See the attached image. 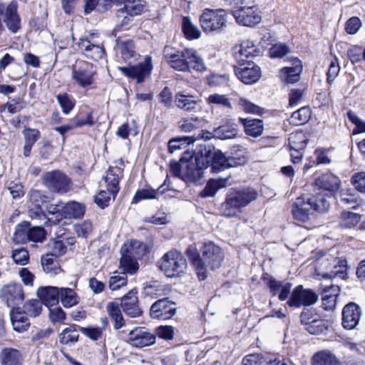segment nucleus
<instances>
[{
    "label": "nucleus",
    "instance_id": "473e14b6",
    "mask_svg": "<svg viewBox=\"0 0 365 365\" xmlns=\"http://www.w3.org/2000/svg\"><path fill=\"white\" fill-rule=\"evenodd\" d=\"M312 365H340L337 357L329 350L324 349L316 352L311 359Z\"/></svg>",
    "mask_w": 365,
    "mask_h": 365
},
{
    "label": "nucleus",
    "instance_id": "bb28decb",
    "mask_svg": "<svg viewBox=\"0 0 365 365\" xmlns=\"http://www.w3.org/2000/svg\"><path fill=\"white\" fill-rule=\"evenodd\" d=\"M121 307L124 313L130 317H138L141 315L142 311L138 306L135 290H130L121 299Z\"/></svg>",
    "mask_w": 365,
    "mask_h": 365
},
{
    "label": "nucleus",
    "instance_id": "9d476101",
    "mask_svg": "<svg viewBox=\"0 0 365 365\" xmlns=\"http://www.w3.org/2000/svg\"><path fill=\"white\" fill-rule=\"evenodd\" d=\"M200 252L205 275H207V268L212 270L219 268L225 258L222 250L211 241L205 242Z\"/></svg>",
    "mask_w": 365,
    "mask_h": 365
},
{
    "label": "nucleus",
    "instance_id": "f3484780",
    "mask_svg": "<svg viewBox=\"0 0 365 365\" xmlns=\"http://www.w3.org/2000/svg\"><path fill=\"white\" fill-rule=\"evenodd\" d=\"M247 161V157L242 155H235L226 158L225 155L218 151L215 153L212 159V170L214 172H220L225 168L237 167L245 165Z\"/></svg>",
    "mask_w": 365,
    "mask_h": 365
},
{
    "label": "nucleus",
    "instance_id": "09e8293b",
    "mask_svg": "<svg viewBox=\"0 0 365 365\" xmlns=\"http://www.w3.org/2000/svg\"><path fill=\"white\" fill-rule=\"evenodd\" d=\"M48 253L55 257L64 255L66 252L67 247L62 240L54 239L50 240L47 245Z\"/></svg>",
    "mask_w": 365,
    "mask_h": 365
},
{
    "label": "nucleus",
    "instance_id": "6e6552de",
    "mask_svg": "<svg viewBox=\"0 0 365 365\" xmlns=\"http://www.w3.org/2000/svg\"><path fill=\"white\" fill-rule=\"evenodd\" d=\"M229 15L224 9H209L203 11L200 23L205 33L219 32L227 27Z\"/></svg>",
    "mask_w": 365,
    "mask_h": 365
},
{
    "label": "nucleus",
    "instance_id": "5701e85b",
    "mask_svg": "<svg viewBox=\"0 0 365 365\" xmlns=\"http://www.w3.org/2000/svg\"><path fill=\"white\" fill-rule=\"evenodd\" d=\"M1 297L6 301L9 307L13 308L15 305L21 304L24 299L22 286L17 283L6 285L2 288Z\"/></svg>",
    "mask_w": 365,
    "mask_h": 365
},
{
    "label": "nucleus",
    "instance_id": "f257e3e1",
    "mask_svg": "<svg viewBox=\"0 0 365 365\" xmlns=\"http://www.w3.org/2000/svg\"><path fill=\"white\" fill-rule=\"evenodd\" d=\"M207 158L200 152L185 151L179 162H171L172 173L186 182L200 183L203 169L207 167Z\"/></svg>",
    "mask_w": 365,
    "mask_h": 365
},
{
    "label": "nucleus",
    "instance_id": "cd10ccee",
    "mask_svg": "<svg viewBox=\"0 0 365 365\" xmlns=\"http://www.w3.org/2000/svg\"><path fill=\"white\" fill-rule=\"evenodd\" d=\"M23 355L16 349L6 347L0 351L1 365H23Z\"/></svg>",
    "mask_w": 365,
    "mask_h": 365
},
{
    "label": "nucleus",
    "instance_id": "49530a36",
    "mask_svg": "<svg viewBox=\"0 0 365 365\" xmlns=\"http://www.w3.org/2000/svg\"><path fill=\"white\" fill-rule=\"evenodd\" d=\"M182 28L187 39H196L201 36L200 31L195 25L192 24L189 17H183Z\"/></svg>",
    "mask_w": 365,
    "mask_h": 365
},
{
    "label": "nucleus",
    "instance_id": "412c9836",
    "mask_svg": "<svg viewBox=\"0 0 365 365\" xmlns=\"http://www.w3.org/2000/svg\"><path fill=\"white\" fill-rule=\"evenodd\" d=\"M259 49L253 41L247 39L233 48V56L239 63L252 61L251 59L258 56Z\"/></svg>",
    "mask_w": 365,
    "mask_h": 365
},
{
    "label": "nucleus",
    "instance_id": "3c124183",
    "mask_svg": "<svg viewBox=\"0 0 365 365\" xmlns=\"http://www.w3.org/2000/svg\"><path fill=\"white\" fill-rule=\"evenodd\" d=\"M329 324L327 321L316 319L305 327V329L311 334L318 335L328 329Z\"/></svg>",
    "mask_w": 365,
    "mask_h": 365
},
{
    "label": "nucleus",
    "instance_id": "a19ab883",
    "mask_svg": "<svg viewBox=\"0 0 365 365\" xmlns=\"http://www.w3.org/2000/svg\"><path fill=\"white\" fill-rule=\"evenodd\" d=\"M106 310L111 319L114 322V328L115 329H118L124 326V319L118 304L109 302L106 306Z\"/></svg>",
    "mask_w": 365,
    "mask_h": 365
},
{
    "label": "nucleus",
    "instance_id": "ddd939ff",
    "mask_svg": "<svg viewBox=\"0 0 365 365\" xmlns=\"http://www.w3.org/2000/svg\"><path fill=\"white\" fill-rule=\"evenodd\" d=\"M43 180L50 190L60 193L67 192L71 185L70 179L59 170L46 173L43 176Z\"/></svg>",
    "mask_w": 365,
    "mask_h": 365
},
{
    "label": "nucleus",
    "instance_id": "e433bc0d",
    "mask_svg": "<svg viewBox=\"0 0 365 365\" xmlns=\"http://www.w3.org/2000/svg\"><path fill=\"white\" fill-rule=\"evenodd\" d=\"M309 136L302 130L292 133L289 138V145L291 149L304 150L307 146Z\"/></svg>",
    "mask_w": 365,
    "mask_h": 365
},
{
    "label": "nucleus",
    "instance_id": "052dcab7",
    "mask_svg": "<svg viewBox=\"0 0 365 365\" xmlns=\"http://www.w3.org/2000/svg\"><path fill=\"white\" fill-rule=\"evenodd\" d=\"M28 241L34 242H42L46 240V232L40 226L29 227Z\"/></svg>",
    "mask_w": 365,
    "mask_h": 365
},
{
    "label": "nucleus",
    "instance_id": "4468645a",
    "mask_svg": "<svg viewBox=\"0 0 365 365\" xmlns=\"http://www.w3.org/2000/svg\"><path fill=\"white\" fill-rule=\"evenodd\" d=\"M119 70L126 76L136 79L137 83H140L148 77L153 70L152 58L146 56L143 63L128 67H119Z\"/></svg>",
    "mask_w": 365,
    "mask_h": 365
},
{
    "label": "nucleus",
    "instance_id": "c03bdc74",
    "mask_svg": "<svg viewBox=\"0 0 365 365\" xmlns=\"http://www.w3.org/2000/svg\"><path fill=\"white\" fill-rule=\"evenodd\" d=\"M30 223L24 222L16 226L13 235V240L16 244H21L28 242Z\"/></svg>",
    "mask_w": 365,
    "mask_h": 365
},
{
    "label": "nucleus",
    "instance_id": "4be33fe9",
    "mask_svg": "<svg viewBox=\"0 0 365 365\" xmlns=\"http://www.w3.org/2000/svg\"><path fill=\"white\" fill-rule=\"evenodd\" d=\"M128 341L133 346L142 348L153 345L155 342V335L145 327H137L130 331Z\"/></svg>",
    "mask_w": 365,
    "mask_h": 365
},
{
    "label": "nucleus",
    "instance_id": "de8ad7c7",
    "mask_svg": "<svg viewBox=\"0 0 365 365\" xmlns=\"http://www.w3.org/2000/svg\"><path fill=\"white\" fill-rule=\"evenodd\" d=\"M242 364V365H272V360L259 354H252L245 356Z\"/></svg>",
    "mask_w": 365,
    "mask_h": 365
},
{
    "label": "nucleus",
    "instance_id": "c9c22d12",
    "mask_svg": "<svg viewBox=\"0 0 365 365\" xmlns=\"http://www.w3.org/2000/svg\"><path fill=\"white\" fill-rule=\"evenodd\" d=\"M186 253L192 261V263L197 271L199 279L200 280H205L207 278V275L204 274V269L202 267V262L201 260V254L198 253L196 246L190 245L186 250Z\"/></svg>",
    "mask_w": 365,
    "mask_h": 365
},
{
    "label": "nucleus",
    "instance_id": "20e7f679",
    "mask_svg": "<svg viewBox=\"0 0 365 365\" xmlns=\"http://www.w3.org/2000/svg\"><path fill=\"white\" fill-rule=\"evenodd\" d=\"M329 208V203L321 194L304 195L297 198L292 205L294 218L300 222H307L314 212H325Z\"/></svg>",
    "mask_w": 365,
    "mask_h": 365
},
{
    "label": "nucleus",
    "instance_id": "69168bd1",
    "mask_svg": "<svg viewBox=\"0 0 365 365\" xmlns=\"http://www.w3.org/2000/svg\"><path fill=\"white\" fill-rule=\"evenodd\" d=\"M361 26V21L359 18L354 16L350 18L346 23L345 29L349 34H355Z\"/></svg>",
    "mask_w": 365,
    "mask_h": 365
},
{
    "label": "nucleus",
    "instance_id": "774afa93",
    "mask_svg": "<svg viewBox=\"0 0 365 365\" xmlns=\"http://www.w3.org/2000/svg\"><path fill=\"white\" fill-rule=\"evenodd\" d=\"M352 184L355 189L365 193V173H358L352 177Z\"/></svg>",
    "mask_w": 365,
    "mask_h": 365
},
{
    "label": "nucleus",
    "instance_id": "4d7b16f0",
    "mask_svg": "<svg viewBox=\"0 0 365 365\" xmlns=\"http://www.w3.org/2000/svg\"><path fill=\"white\" fill-rule=\"evenodd\" d=\"M158 192L152 188H146L138 190L133 200V203H138L144 200H151L158 197Z\"/></svg>",
    "mask_w": 365,
    "mask_h": 365
},
{
    "label": "nucleus",
    "instance_id": "e2e57ef3",
    "mask_svg": "<svg viewBox=\"0 0 365 365\" xmlns=\"http://www.w3.org/2000/svg\"><path fill=\"white\" fill-rule=\"evenodd\" d=\"M340 202L343 206L356 209L359 205L357 197L354 194L343 192L341 193Z\"/></svg>",
    "mask_w": 365,
    "mask_h": 365
},
{
    "label": "nucleus",
    "instance_id": "9b49d317",
    "mask_svg": "<svg viewBox=\"0 0 365 365\" xmlns=\"http://www.w3.org/2000/svg\"><path fill=\"white\" fill-rule=\"evenodd\" d=\"M237 24L240 26L254 27L262 21L260 13L255 6H242L232 11Z\"/></svg>",
    "mask_w": 365,
    "mask_h": 365
},
{
    "label": "nucleus",
    "instance_id": "b1692460",
    "mask_svg": "<svg viewBox=\"0 0 365 365\" xmlns=\"http://www.w3.org/2000/svg\"><path fill=\"white\" fill-rule=\"evenodd\" d=\"M175 314V304L168 298L159 299L150 308V316L153 319H168Z\"/></svg>",
    "mask_w": 365,
    "mask_h": 365
},
{
    "label": "nucleus",
    "instance_id": "79ce46f5",
    "mask_svg": "<svg viewBox=\"0 0 365 365\" xmlns=\"http://www.w3.org/2000/svg\"><path fill=\"white\" fill-rule=\"evenodd\" d=\"M311 118V110L309 107H302L294 112L290 118L289 123L297 126L305 124Z\"/></svg>",
    "mask_w": 365,
    "mask_h": 365
},
{
    "label": "nucleus",
    "instance_id": "2eb2a0df",
    "mask_svg": "<svg viewBox=\"0 0 365 365\" xmlns=\"http://www.w3.org/2000/svg\"><path fill=\"white\" fill-rule=\"evenodd\" d=\"M78 47L87 58L95 61L101 59L105 53L102 45L95 40L94 34L81 38L78 43Z\"/></svg>",
    "mask_w": 365,
    "mask_h": 365
},
{
    "label": "nucleus",
    "instance_id": "393cba45",
    "mask_svg": "<svg viewBox=\"0 0 365 365\" xmlns=\"http://www.w3.org/2000/svg\"><path fill=\"white\" fill-rule=\"evenodd\" d=\"M146 1L145 0H127L123 8L118 10V17H123V23L128 24L130 17L140 15L145 10Z\"/></svg>",
    "mask_w": 365,
    "mask_h": 365
},
{
    "label": "nucleus",
    "instance_id": "680f3d73",
    "mask_svg": "<svg viewBox=\"0 0 365 365\" xmlns=\"http://www.w3.org/2000/svg\"><path fill=\"white\" fill-rule=\"evenodd\" d=\"M193 142L194 139L191 137H182L171 139L168 142V149L171 153H173L176 150L182 149L184 145H188Z\"/></svg>",
    "mask_w": 365,
    "mask_h": 365
},
{
    "label": "nucleus",
    "instance_id": "864d4df0",
    "mask_svg": "<svg viewBox=\"0 0 365 365\" xmlns=\"http://www.w3.org/2000/svg\"><path fill=\"white\" fill-rule=\"evenodd\" d=\"M122 271V275L120 274H116V272L115 274L112 277H110L109 279V287L111 290H118L120 287H124L127 284V276L126 274H128V272H124L122 269H120Z\"/></svg>",
    "mask_w": 365,
    "mask_h": 365
},
{
    "label": "nucleus",
    "instance_id": "f704fd0d",
    "mask_svg": "<svg viewBox=\"0 0 365 365\" xmlns=\"http://www.w3.org/2000/svg\"><path fill=\"white\" fill-rule=\"evenodd\" d=\"M84 212L83 205L75 201L68 202L62 207V216L66 218H80Z\"/></svg>",
    "mask_w": 365,
    "mask_h": 365
},
{
    "label": "nucleus",
    "instance_id": "603ef678",
    "mask_svg": "<svg viewBox=\"0 0 365 365\" xmlns=\"http://www.w3.org/2000/svg\"><path fill=\"white\" fill-rule=\"evenodd\" d=\"M56 98L65 114H68L75 106V100L67 93L58 94Z\"/></svg>",
    "mask_w": 365,
    "mask_h": 365
},
{
    "label": "nucleus",
    "instance_id": "13d9d810",
    "mask_svg": "<svg viewBox=\"0 0 365 365\" xmlns=\"http://www.w3.org/2000/svg\"><path fill=\"white\" fill-rule=\"evenodd\" d=\"M70 121L73 125L74 129L77 128H81L83 125H93V124L92 115L90 113H81L78 114L75 118L71 119Z\"/></svg>",
    "mask_w": 365,
    "mask_h": 365
},
{
    "label": "nucleus",
    "instance_id": "58836bf2",
    "mask_svg": "<svg viewBox=\"0 0 365 365\" xmlns=\"http://www.w3.org/2000/svg\"><path fill=\"white\" fill-rule=\"evenodd\" d=\"M59 299L65 307H71L79 302V297L76 292L71 288L59 289Z\"/></svg>",
    "mask_w": 365,
    "mask_h": 365
},
{
    "label": "nucleus",
    "instance_id": "bf43d9fd",
    "mask_svg": "<svg viewBox=\"0 0 365 365\" xmlns=\"http://www.w3.org/2000/svg\"><path fill=\"white\" fill-rule=\"evenodd\" d=\"M238 106L240 109L247 113L260 115L262 113L263 110V109L258 106L243 98H240L239 99Z\"/></svg>",
    "mask_w": 365,
    "mask_h": 365
},
{
    "label": "nucleus",
    "instance_id": "f03ea898",
    "mask_svg": "<svg viewBox=\"0 0 365 365\" xmlns=\"http://www.w3.org/2000/svg\"><path fill=\"white\" fill-rule=\"evenodd\" d=\"M165 58L172 68L178 71L203 72L207 69L203 58L192 48L167 52Z\"/></svg>",
    "mask_w": 365,
    "mask_h": 365
},
{
    "label": "nucleus",
    "instance_id": "aec40b11",
    "mask_svg": "<svg viewBox=\"0 0 365 365\" xmlns=\"http://www.w3.org/2000/svg\"><path fill=\"white\" fill-rule=\"evenodd\" d=\"M235 73L245 84L255 83L261 77V69L253 61L240 63V66L235 67Z\"/></svg>",
    "mask_w": 365,
    "mask_h": 365
},
{
    "label": "nucleus",
    "instance_id": "4c0bfd02",
    "mask_svg": "<svg viewBox=\"0 0 365 365\" xmlns=\"http://www.w3.org/2000/svg\"><path fill=\"white\" fill-rule=\"evenodd\" d=\"M200 101L195 99L191 95H185L178 93L175 96L176 106L181 109L187 111L195 110L197 108V103Z\"/></svg>",
    "mask_w": 365,
    "mask_h": 365
},
{
    "label": "nucleus",
    "instance_id": "1a4fd4ad",
    "mask_svg": "<svg viewBox=\"0 0 365 365\" xmlns=\"http://www.w3.org/2000/svg\"><path fill=\"white\" fill-rule=\"evenodd\" d=\"M96 75V66L85 61H76L72 67L71 79L83 88H90L95 83Z\"/></svg>",
    "mask_w": 365,
    "mask_h": 365
},
{
    "label": "nucleus",
    "instance_id": "a18cd8bd",
    "mask_svg": "<svg viewBox=\"0 0 365 365\" xmlns=\"http://www.w3.org/2000/svg\"><path fill=\"white\" fill-rule=\"evenodd\" d=\"M361 220V215L350 211L344 210L341 214L340 226L344 228H352Z\"/></svg>",
    "mask_w": 365,
    "mask_h": 365
},
{
    "label": "nucleus",
    "instance_id": "37998d69",
    "mask_svg": "<svg viewBox=\"0 0 365 365\" xmlns=\"http://www.w3.org/2000/svg\"><path fill=\"white\" fill-rule=\"evenodd\" d=\"M41 265L43 271L50 274H57L61 269L59 263L53 258V256L46 254L41 257Z\"/></svg>",
    "mask_w": 365,
    "mask_h": 365
},
{
    "label": "nucleus",
    "instance_id": "ea45409f",
    "mask_svg": "<svg viewBox=\"0 0 365 365\" xmlns=\"http://www.w3.org/2000/svg\"><path fill=\"white\" fill-rule=\"evenodd\" d=\"M238 133L237 125L235 124H225L219 126L213 131V135L222 140L231 139L237 136Z\"/></svg>",
    "mask_w": 365,
    "mask_h": 365
},
{
    "label": "nucleus",
    "instance_id": "39448f33",
    "mask_svg": "<svg viewBox=\"0 0 365 365\" xmlns=\"http://www.w3.org/2000/svg\"><path fill=\"white\" fill-rule=\"evenodd\" d=\"M123 176V170L118 166L109 168L100 182L101 189L95 197V202L98 207L103 209L109 205L111 199H115L119 191V180Z\"/></svg>",
    "mask_w": 365,
    "mask_h": 365
},
{
    "label": "nucleus",
    "instance_id": "5fc2aeb1",
    "mask_svg": "<svg viewBox=\"0 0 365 365\" xmlns=\"http://www.w3.org/2000/svg\"><path fill=\"white\" fill-rule=\"evenodd\" d=\"M42 310V302L40 300H30L24 306V311L29 317H36Z\"/></svg>",
    "mask_w": 365,
    "mask_h": 365
},
{
    "label": "nucleus",
    "instance_id": "6ab92c4d",
    "mask_svg": "<svg viewBox=\"0 0 365 365\" xmlns=\"http://www.w3.org/2000/svg\"><path fill=\"white\" fill-rule=\"evenodd\" d=\"M115 58L118 61H123L130 63L132 60L135 61L139 56L136 51L133 41L131 39H122L118 38L115 46Z\"/></svg>",
    "mask_w": 365,
    "mask_h": 365
},
{
    "label": "nucleus",
    "instance_id": "f8f14e48",
    "mask_svg": "<svg viewBox=\"0 0 365 365\" xmlns=\"http://www.w3.org/2000/svg\"><path fill=\"white\" fill-rule=\"evenodd\" d=\"M318 298V295L313 290L304 289L302 285H299L292 291L287 304L295 307L311 306L317 302Z\"/></svg>",
    "mask_w": 365,
    "mask_h": 365
},
{
    "label": "nucleus",
    "instance_id": "0eeeda50",
    "mask_svg": "<svg viewBox=\"0 0 365 365\" xmlns=\"http://www.w3.org/2000/svg\"><path fill=\"white\" fill-rule=\"evenodd\" d=\"M158 265L168 277H178L185 272L187 260L178 251L170 250L160 258Z\"/></svg>",
    "mask_w": 365,
    "mask_h": 365
},
{
    "label": "nucleus",
    "instance_id": "dca6fc26",
    "mask_svg": "<svg viewBox=\"0 0 365 365\" xmlns=\"http://www.w3.org/2000/svg\"><path fill=\"white\" fill-rule=\"evenodd\" d=\"M290 63L289 66L283 67L279 71V78L284 83L294 84L299 81L303 71L302 61L298 58H288L285 60Z\"/></svg>",
    "mask_w": 365,
    "mask_h": 365
},
{
    "label": "nucleus",
    "instance_id": "0e129e2a",
    "mask_svg": "<svg viewBox=\"0 0 365 365\" xmlns=\"http://www.w3.org/2000/svg\"><path fill=\"white\" fill-rule=\"evenodd\" d=\"M11 257L16 264L21 265L26 264L29 260V252L24 248H20L13 250Z\"/></svg>",
    "mask_w": 365,
    "mask_h": 365
},
{
    "label": "nucleus",
    "instance_id": "7ed1b4c3",
    "mask_svg": "<svg viewBox=\"0 0 365 365\" xmlns=\"http://www.w3.org/2000/svg\"><path fill=\"white\" fill-rule=\"evenodd\" d=\"M257 192L251 187L231 188L220 205V212L224 216L233 217L242 212V208L255 200Z\"/></svg>",
    "mask_w": 365,
    "mask_h": 365
},
{
    "label": "nucleus",
    "instance_id": "c756f323",
    "mask_svg": "<svg viewBox=\"0 0 365 365\" xmlns=\"http://www.w3.org/2000/svg\"><path fill=\"white\" fill-rule=\"evenodd\" d=\"M37 295L46 306L52 307L59 300V289L56 287H43L37 290Z\"/></svg>",
    "mask_w": 365,
    "mask_h": 365
},
{
    "label": "nucleus",
    "instance_id": "a878e982",
    "mask_svg": "<svg viewBox=\"0 0 365 365\" xmlns=\"http://www.w3.org/2000/svg\"><path fill=\"white\" fill-rule=\"evenodd\" d=\"M361 309L355 303L346 304L342 312V324L346 329H354L359 324L361 317Z\"/></svg>",
    "mask_w": 365,
    "mask_h": 365
},
{
    "label": "nucleus",
    "instance_id": "a211bd4d",
    "mask_svg": "<svg viewBox=\"0 0 365 365\" xmlns=\"http://www.w3.org/2000/svg\"><path fill=\"white\" fill-rule=\"evenodd\" d=\"M346 262L345 260L333 258L328 255L319 262V266L317 269L319 270L323 268L330 269L329 272L320 274L324 278L344 277L346 270Z\"/></svg>",
    "mask_w": 365,
    "mask_h": 365
},
{
    "label": "nucleus",
    "instance_id": "423d86ee",
    "mask_svg": "<svg viewBox=\"0 0 365 365\" xmlns=\"http://www.w3.org/2000/svg\"><path fill=\"white\" fill-rule=\"evenodd\" d=\"M146 252V246L143 242L133 240L128 245H124L120 250L121 258L119 269L133 274L138 269L137 259H140Z\"/></svg>",
    "mask_w": 365,
    "mask_h": 365
},
{
    "label": "nucleus",
    "instance_id": "72a5a7b5",
    "mask_svg": "<svg viewBox=\"0 0 365 365\" xmlns=\"http://www.w3.org/2000/svg\"><path fill=\"white\" fill-rule=\"evenodd\" d=\"M229 178L230 176H227L225 178L210 180L201 191L200 196L203 198L214 197L219 189L227 185Z\"/></svg>",
    "mask_w": 365,
    "mask_h": 365
},
{
    "label": "nucleus",
    "instance_id": "6e6d98bb",
    "mask_svg": "<svg viewBox=\"0 0 365 365\" xmlns=\"http://www.w3.org/2000/svg\"><path fill=\"white\" fill-rule=\"evenodd\" d=\"M206 101L209 105H217L228 108H232L231 103L225 95H221L219 93L210 94L206 98Z\"/></svg>",
    "mask_w": 365,
    "mask_h": 365
},
{
    "label": "nucleus",
    "instance_id": "7c9ffc66",
    "mask_svg": "<svg viewBox=\"0 0 365 365\" xmlns=\"http://www.w3.org/2000/svg\"><path fill=\"white\" fill-rule=\"evenodd\" d=\"M315 185L319 189L334 192L339 187L340 180L331 173H325L315 179Z\"/></svg>",
    "mask_w": 365,
    "mask_h": 365
},
{
    "label": "nucleus",
    "instance_id": "2f4dec72",
    "mask_svg": "<svg viewBox=\"0 0 365 365\" xmlns=\"http://www.w3.org/2000/svg\"><path fill=\"white\" fill-rule=\"evenodd\" d=\"M239 121L243 125L245 133L247 135L257 138L262 134L264 130L262 120L240 118Z\"/></svg>",
    "mask_w": 365,
    "mask_h": 365
},
{
    "label": "nucleus",
    "instance_id": "338daca9",
    "mask_svg": "<svg viewBox=\"0 0 365 365\" xmlns=\"http://www.w3.org/2000/svg\"><path fill=\"white\" fill-rule=\"evenodd\" d=\"M49 317L53 322H61L66 318V314L60 307H48Z\"/></svg>",
    "mask_w": 365,
    "mask_h": 365
},
{
    "label": "nucleus",
    "instance_id": "8fccbe9b",
    "mask_svg": "<svg viewBox=\"0 0 365 365\" xmlns=\"http://www.w3.org/2000/svg\"><path fill=\"white\" fill-rule=\"evenodd\" d=\"M78 332L75 327L71 326L63 329L59 335V341L63 344H70L78 340Z\"/></svg>",
    "mask_w": 365,
    "mask_h": 365
},
{
    "label": "nucleus",
    "instance_id": "c85d7f7f",
    "mask_svg": "<svg viewBox=\"0 0 365 365\" xmlns=\"http://www.w3.org/2000/svg\"><path fill=\"white\" fill-rule=\"evenodd\" d=\"M11 320L13 328L18 332L26 331L30 326V322L28 315L24 311H21L20 308L13 307L10 312Z\"/></svg>",
    "mask_w": 365,
    "mask_h": 365
}]
</instances>
